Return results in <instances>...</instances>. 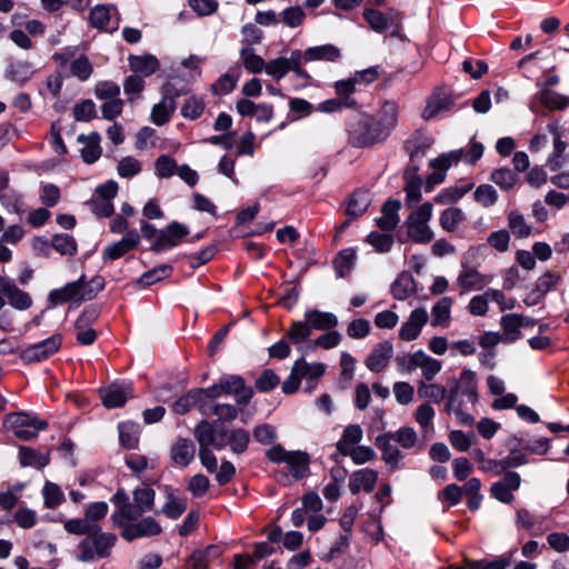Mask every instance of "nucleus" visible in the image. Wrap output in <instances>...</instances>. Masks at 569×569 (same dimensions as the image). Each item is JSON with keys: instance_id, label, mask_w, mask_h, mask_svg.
<instances>
[{"instance_id": "f257e3e1", "label": "nucleus", "mask_w": 569, "mask_h": 569, "mask_svg": "<svg viewBox=\"0 0 569 569\" xmlns=\"http://www.w3.org/2000/svg\"><path fill=\"white\" fill-rule=\"evenodd\" d=\"M154 497L156 492L152 488H137L132 492L133 501L131 502L127 492L122 488L118 489L111 498L116 508L111 516L113 526H121L123 521L138 520L143 513L151 511Z\"/></svg>"}, {"instance_id": "f03ea898", "label": "nucleus", "mask_w": 569, "mask_h": 569, "mask_svg": "<svg viewBox=\"0 0 569 569\" xmlns=\"http://www.w3.org/2000/svg\"><path fill=\"white\" fill-rule=\"evenodd\" d=\"M117 539L114 533L104 532L101 527L97 525L94 529L79 542V555L77 559L82 562H90L96 559L108 558L111 555Z\"/></svg>"}, {"instance_id": "7ed1b4c3", "label": "nucleus", "mask_w": 569, "mask_h": 569, "mask_svg": "<svg viewBox=\"0 0 569 569\" xmlns=\"http://www.w3.org/2000/svg\"><path fill=\"white\" fill-rule=\"evenodd\" d=\"M52 60L60 67H68V76L81 82L89 80L94 71L93 63L83 53L78 54L77 47L63 48L52 56Z\"/></svg>"}, {"instance_id": "20e7f679", "label": "nucleus", "mask_w": 569, "mask_h": 569, "mask_svg": "<svg viewBox=\"0 0 569 569\" xmlns=\"http://www.w3.org/2000/svg\"><path fill=\"white\" fill-rule=\"evenodd\" d=\"M4 426L19 439L30 441L38 436L39 430L47 429L48 422L21 411L8 413L4 418Z\"/></svg>"}, {"instance_id": "39448f33", "label": "nucleus", "mask_w": 569, "mask_h": 569, "mask_svg": "<svg viewBox=\"0 0 569 569\" xmlns=\"http://www.w3.org/2000/svg\"><path fill=\"white\" fill-rule=\"evenodd\" d=\"M448 409L453 407L455 402L465 401L475 405L478 400L477 375L470 369H463L458 379H452L448 383Z\"/></svg>"}, {"instance_id": "423d86ee", "label": "nucleus", "mask_w": 569, "mask_h": 569, "mask_svg": "<svg viewBox=\"0 0 569 569\" xmlns=\"http://www.w3.org/2000/svg\"><path fill=\"white\" fill-rule=\"evenodd\" d=\"M271 462H284L290 467L292 477L301 479L309 472V456L303 451H287L281 445H273L266 451Z\"/></svg>"}, {"instance_id": "0eeeda50", "label": "nucleus", "mask_w": 569, "mask_h": 569, "mask_svg": "<svg viewBox=\"0 0 569 569\" xmlns=\"http://www.w3.org/2000/svg\"><path fill=\"white\" fill-rule=\"evenodd\" d=\"M389 132L373 118L359 120L350 131V140L355 147L365 148L381 142Z\"/></svg>"}, {"instance_id": "6e6552de", "label": "nucleus", "mask_w": 569, "mask_h": 569, "mask_svg": "<svg viewBox=\"0 0 569 569\" xmlns=\"http://www.w3.org/2000/svg\"><path fill=\"white\" fill-rule=\"evenodd\" d=\"M432 217V204L430 202L422 203L418 209L412 211L408 217L406 224L408 228V237L416 243H428L433 239V231L428 226Z\"/></svg>"}, {"instance_id": "1a4fd4ad", "label": "nucleus", "mask_w": 569, "mask_h": 569, "mask_svg": "<svg viewBox=\"0 0 569 569\" xmlns=\"http://www.w3.org/2000/svg\"><path fill=\"white\" fill-rule=\"evenodd\" d=\"M117 527L122 529L121 537L127 541L158 536L162 530L160 523L152 517H144L136 522L123 521V525Z\"/></svg>"}, {"instance_id": "9d476101", "label": "nucleus", "mask_w": 569, "mask_h": 569, "mask_svg": "<svg viewBox=\"0 0 569 569\" xmlns=\"http://www.w3.org/2000/svg\"><path fill=\"white\" fill-rule=\"evenodd\" d=\"M62 337L60 335H53L50 338L24 349L21 352L20 358L27 363L42 361L56 353L60 349Z\"/></svg>"}, {"instance_id": "9b49d317", "label": "nucleus", "mask_w": 569, "mask_h": 569, "mask_svg": "<svg viewBox=\"0 0 569 569\" xmlns=\"http://www.w3.org/2000/svg\"><path fill=\"white\" fill-rule=\"evenodd\" d=\"M218 382L223 395L234 396L239 406L248 405L253 397V389L246 385L241 376H227L221 378Z\"/></svg>"}, {"instance_id": "f8f14e48", "label": "nucleus", "mask_w": 569, "mask_h": 569, "mask_svg": "<svg viewBox=\"0 0 569 569\" xmlns=\"http://www.w3.org/2000/svg\"><path fill=\"white\" fill-rule=\"evenodd\" d=\"M363 17L370 27L377 32L391 30L392 36H397L401 29L400 17L397 12L390 11L385 14L375 9H366Z\"/></svg>"}, {"instance_id": "ddd939ff", "label": "nucleus", "mask_w": 569, "mask_h": 569, "mask_svg": "<svg viewBox=\"0 0 569 569\" xmlns=\"http://www.w3.org/2000/svg\"><path fill=\"white\" fill-rule=\"evenodd\" d=\"M561 279L562 276L560 272L552 270L546 271L537 279L533 289L527 295L523 302L529 307L537 306L550 290L556 288Z\"/></svg>"}, {"instance_id": "4468645a", "label": "nucleus", "mask_w": 569, "mask_h": 569, "mask_svg": "<svg viewBox=\"0 0 569 569\" xmlns=\"http://www.w3.org/2000/svg\"><path fill=\"white\" fill-rule=\"evenodd\" d=\"M226 428L214 429L208 421L203 420L194 428V438L199 443V448H213L220 450L224 448Z\"/></svg>"}, {"instance_id": "2eb2a0df", "label": "nucleus", "mask_w": 569, "mask_h": 569, "mask_svg": "<svg viewBox=\"0 0 569 569\" xmlns=\"http://www.w3.org/2000/svg\"><path fill=\"white\" fill-rule=\"evenodd\" d=\"M189 234V229L173 221L164 230H160L156 240L151 244L153 251H162L176 247L182 238Z\"/></svg>"}, {"instance_id": "dca6fc26", "label": "nucleus", "mask_w": 569, "mask_h": 569, "mask_svg": "<svg viewBox=\"0 0 569 569\" xmlns=\"http://www.w3.org/2000/svg\"><path fill=\"white\" fill-rule=\"evenodd\" d=\"M429 316L425 308H417L411 311L407 321H405L399 329V337L405 341H412L417 339L428 322Z\"/></svg>"}, {"instance_id": "f3484780", "label": "nucleus", "mask_w": 569, "mask_h": 569, "mask_svg": "<svg viewBox=\"0 0 569 569\" xmlns=\"http://www.w3.org/2000/svg\"><path fill=\"white\" fill-rule=\"evenodd\" d=\"M100 397L104 407L112 409L122 407L128 399L133 398L131 385H110L100 389Z\"/></svg>"}, {"instance_id": "a211bd4d", "label": "nucleus", "mask_w": 569, "mask_h": 569, "mask_svg": "<svg viewBox=\"0 0 569 569\" xmlns=\"http://www.w3.org/2000/svg\"><path fill=\"white\" fill-rule=\"evenodd\" d=\"M455 104V98L451 93L443 90L433 92L427 100V104L422 111V118L430 120L439 113L451 110Z\"/></svg>"}, {"instance_id": "6ab92c4d", "label": "nucleus", "mask_w": 569, "mask_h": 569, "mask_svg": "<svg viewBox=\"0 0 569 569\" xmlns=\"http://www.w3.org/2000/svg\"><path fill=\"white\" fill-rule=\"evenodd\" d=\"M392 355V343L388 340L381 341L372 348L365 365L371 372H381L388 366Z\"/></svg>"}, {"instance_id": "aec40b11", "label": "nucleus", "mask_w": 569, "mask_h": 569, "mask_svg": "<svg viewBox=\"0 0 569 569\" xmlns=\"http://www.w3.org/2000/svg\"><path fill=\"white\" fill-rule=\"evenodd\" d=\"M139 242L140 236L138 231L134 229L129 230L120 241L106 247L102 257L104 260H117L134 249Z\"/></svg>"}, {"instance_id": "412c9836", "label": "nucleus", "mask_w": 569, "mask_h": 569, "mask_svg": "<svg viewBox=\"0 0 569 569\" xmlns=\"http://www.w3.org/2000/svg\"><path fill=\"white\" fill-rule=\"evenodd\" d=\"M0 292L6 296L9 303L18 310H26L32 306V299L29 293L20 290L7 278H0Z\"/></svg>"}, {"instance_id": "4be33fe9", "label": "nucleus", "mask_w": 569, "mask_h": 569, "mask_svg": "<svg viewBox=\"0 0 569 569\" xmlns=\"http://www.w3.org/2000/svg\"><path fill=\"white\" fill-rule=\"evenodd\" d=\"M491 282V278L486 274H481L475 268H463L457 278V284L461 288L462 292L470 290H481L488 283Z\"/></svg>"}, {"instance_id": "5701e85b", "label": "nucleus", "mask_w": 569, "mask_h": 569, "mask_svg": "<svg viewBox=\"0 0 569 569\" xmlns=\"http://www.w3.org/2000/svg\"><path fill=\"white\" fill-rule=\"evenodd\" d=\"M378 480V472L373 469L365 468L355 471L349 479V489L352 495H357L361 489L371 492Z\"/></svg>"}, {"instance_id": "b1692460", "label": "nucleus", "mask_w": 569, "mask_h": 569, "mask_svg": "<svg viewBox=\"0 0 569 569\" xmlns=\"http://www.w3.org/2000/svg\"><path fill=\"white\" fill-rule=\"evenodd\" d=\"M194 443L187 438H178L170 448L171 460L180 467H187L194 459Z\"/></svg>"}, {"instance_id": "393cba45", "label": "nucleus", "mask_w": 569, "mask_h": 569, "mask_svg": "<svg viewBox=\"0 0 569 569\" xmlns=\"http://www.w3.org/2000/svg\"><path fill=\"white\" fill-rule=\"evenodd\" d=\"M392 440L391 432H386L376 438L375 445L382 451V460L393 470L402 459V453L396 445L391 443Z\"/></svg>"}, {"instance_id": "a878e982", "label": "nucleus", "mask_w": 569, "mask_h": 569, "mask_svg": "<svg viewBox=\"0 0 569 569\" xmlns=\"http://www.w3.org/2000/svg\"><path fill=\"white\" fill-rule=\"evenodd\" d=\"M525 317L517 313H509L501 317L500 325L502 328V342H515L520 339V328L523 327Z\"/></svg>"}, {"instance_id": "bb28decb", "label": "nucleus", "mask_w": 569, "mask_h": 569, "mask_svg": "<svg viewBox=\"0 0 569 569\" xmlns=\"http://www.w3.org/2000/svg\"><path fill=\"white\" fill-rule=\"evenodd\" d=\"M341 57L340 49L333 44L310 47L303 52V60L335 62Z\"/></svg>"}, {"instance_id": "cd10ccee", "label": "nucleus", "mask_w": 569, "mask_h": 569, "mask_svg": "<svg viewBox=\"0 0 569 569\" xmlns=\"http://www.w3.org/2000/svg\"><path fill=\"white\" fill-rule=\"evenodd\" d=\"M400 207L401 203L398 200H388L385 202L381 209L382 214L377 219V224L381 230L391 231L397 227L399 222L398 211Z\"/></svg>"}, {"instance_id": "c85d7f7f", "label": "nucleus", "mask_w": 569, "mask_h": 569, "mask_svg": "<svg viewBox=\"0 0 569 569\" xmlns=\"http://www.w3.org/2000/svg\"><path fill=\"white\" fill-rule=\"evenodd\" d=\"M305 318L315 330H331L338 326V318L331 312L308 310Z\"/></svg>"}, {"instance_id": "c756f323", "label": "nucleus", "mask_w": 569, "mask_h": 569, "mask_svg": "<svg viewBox=\"0 0 569 569\" xmlns=\"http://www.w3.org/2000/svg\"><path fill=\"white\" fill-rule=\"evenodd\" d=\"M177 103L173 96H163L161 101L153 106L151 111V120L157 126L167 123L176 110Z\"/></svg>"}, {"instance_id": "7c9ffc66", "label": "nucleus", "mask_w": 569, "mask_h": 569, "mask_svg": "<svg viewBox=\"0 0 569 569\" xmlns=\"http://www.w3.org/2000/svg\"><path fill=\"white\" fill-rule=\"evenodd\" d=\"M416 291V281L409 272H401L391 286L392 296L397 300H405L415 295Z\"/></svg>"}, {"instance_id": "2f4dec72", "label": "nucleus", "mask_w": 569, "mask_h": 569, "mask_svg": "<svg viewBox=\"0 0 569 569\" xmlns=\"http://www.w3.org/2000/svg\"><path fill=\"white\" fill-rule=\"evenodd\" d=\"M528 462L527 457L523 453L511 451L509 456L501 460H491V462H486V471L493 472L496 475H500L509 468L520 467Z\"/></svg>"}, {"instance_id": "473e14b6", "label": "nucleus", "mask_w": 569, "mask_h": 569, "mask_svg": "<svg viewBox=\"0 0 569 569\" xmlns=\"http://www.w3.org/2000/svg\"><path fill=\"white\" fill-rule=\"evenodd\" d=\"M129 66L131 71L134 73H140L144 77H148L158 70L159 61L154 56L151 54L130 56Z\"/></svg>"}, {"instance_id": "72a5a7b5", "label": "nucleus", "mask_w": 569, "mask_h": 569, "mask_svg": "<svg viewBox=\"0 0 569 569\" xmlns=\"http://www.w3.org/2000/svg\"><path fill=\"white\" fill-rule=\"evenodd\" d=\"M226 433L224 448L229 446L231 451L237 455L243 453L248 449L250 435L247 430L241 428L228 430L226 428Z\"/></svg>"}, {"instance_id": "f704fd0d", "label": "nucleus", "mask_w": 569, "mask_h": 569, "mask_svg": "<svg viewBox=\"0 0 569 569\" xmlns=\"http://www.w3.org/2000/svg\"><path fill=\"white\" fill-rule=\"evenodd\" d=\"M363 431L359 425H349L345 428L340 440L337 442V451L339 455L348 452L355 445L362 439Z\"/></svg>"}, {"instance_id": "c9c22d12", "label": "nucleus", "mask_w": 569, "mask_h": 569, "mask_svg": "<svg viewBox=\"0 0 569 569\" xmlns=\"http://www.w3.org/2000/svg\"><path fill=\"white\" fill-rule=\"evenodd\" d=\"M79 286L80 283L76 280L67 283L60 289L51 290L49 293V301L52 306L66 303L72 300L79 303Z\"/></svg>"}, {"instance_id": "e433bc0d", "label": "nucleus", "mask_w": 569, "mask_h": 569, "mask_svg": "<svg viewBox=\"0 0 569 569\" xmlns=\"http://www.w3.org/2000/svg\"><path fill=\"white\" fill-rule=\"evenodd\" d=\"M77 281L80 283L79 303L93 299L104 287V280L100 276L93 277L89 281H86V277L81 276Z\"/></svg>"}, {"instance_id": "4c0bfd02", "label": "nucleus", "mask_w": 569, "mask_h": 569, "mask_svg": "<svg viewBox=\"0 0 569 569\" xmlns=\"http://www.w3.org/2000/svg\"><path fill=\"white\" fill-rule=\"evenodd\" d=\"M418 395L422 399H428L439 403L445 399L448 401L449 389L439 383H426L425 381H419Z\"/></svg>"}, {"instance_id": "58836bf2", "label": "nucleus", "mask_w": 569, "mask_h": 569, "mask_svg": "<svg viewBox=\"0 0 569 569\" xmlns=\"http://www.w3.org/2000/svg\"><path fill=\"white\" fill-rule=\"evenodd\" d=\"M535 100L550 110H563L569 106V98L545 89L535 96Z\"/></svg>"}, {"instance_id": "ea45409f", "label": "nucleus", "mask_w": 569, "mask_h": 569, "mask_svg": "<svg viewBox=\"0 0 569 569\" xmlns=\"http://www.w3.org/2000/svg\"><path fill=\"white\" fill-rule=\"evenodd\" d=\"M512 555L513 552H509L508 555L497 557L492 561L471 560L466 558V569H506L510 566L512 561Z\"/></svg>"}, {"instance_id": "a19ab883", "label": "nucleus", "mask_w": 569, "mask_h": 569, "mask_svg": "<svg viewBox=\"0 0 569 569\" xmlns=\"http://www.w3.org/2000/svg\"><path fill=\"white\" fill-rule=\"evenodd\" d=\"M452 299L450 297L441 298L431 309L432 326L448 327L450 320V310Z\"/></svg>"}, {"instance_id": "79ce46f5", "label": "nucleus", "mask_w": 569, "mask_h": 569, "mask_svg": "<svg viewBox=\"0 0 569 569\" xmlns=\"http://www.w3.org/2000/svg\"><path fill=\"white\" fill-rule=\"evenodd\" d=\"M398 113V104L395 101H386L379 111V119L376 120L390 133L397 126Z\"/></svg>"}, {"instance_id": "37998d69", "label": "nucleus", "mask_w": 569, "mask_h": 569, "mask_svg": "<svg viewBox=\"0 0 569 569\" xmlns=\"http://www.w3.org/2000/svg\"><path fill=\"white\" fill-rule=\"evenodd\" d=\"M19 461L22 467H34L40 469L49 463V456L41 455L29 447H20Z\"/></svg>"}, {"instance_id": "c03bdc74", "label": "nucleus", "mask_w": 569, "mask_h": 569, "mask_svg": "<svg viewBox=\"0 0 569 569\" xmlns=\"http://www.w3.org/2000/svg\"><path fill=\"white\" fill-rule=\"evenodd\" d=\"M465 219L466 216L460 208L450 207L441 212L439 223L443 230L452 232Z\"/></svg>"}, {"instance_id": "a18cd8bd", "label": "nucleus", "mask_w": 569, "mask_h": 569, "mask_svg": "<svg viewBox=\"0 0 569 569\" xmlns=\"http://www.w3.org/2000/svg\"><path fill=\"white\" fill-rule=\"evenodd\" d=\"M418 368L421 369L423 378L431 381L441 371L442 362L420 350Z\"/></svg>"}, {"instance_id": "49530a36", "label": "nucleus", "mask_w": 569, "mask_h": 569, "mask_svg": "<svg viewBox=\"0 0 569 569\" xmlns=\"http://www.w3.org/2000/svg\"><path fill=\"white\" fill-rule=\"evenodd\" d=\"M111 10L117 11V8L111 4H98L92 8L89 14L91 26L98 29H106L110 22Z\"/></svg>"}, {"instance_id": "de8ad7c7", "label": "nucleus", "mask_w": 569, "mask_h": 569, "mask_svg": "<svg viewBox=\"0 0 569 569\" xmlns=\"http://www.w3.org/2000/svg\"><path fill=\"white\" fill-rule=\"evenodd\" d=\"M201 403V391L197 389H191L186 395L180 397L172 405V410L177 415H184L189 412L194 406Z\"/></svg>"}, {"instance_id": "09e8293b", "label": "nucleus", "mask_w": 569, "mask_h": 569, "mask_svg": "<svg viewBox=\"0 0 569 569\" xmlns=\"http://www.w3.org/2000/svg\"><path fill=\"white\" fill-rule=\"evenodd\" d=\"M167 491V502L162 507V512L170 519H178L187 509V501L173 495L170 489Z\"/></svg>"}, {"instance_id": "8fccbe9b", "label": "nucleus", "mask_w": 569, "mask_h": 569, "mask_svg": "<svg viewBox=\"0 0 569 569\" xmlns=\"http://www.w3.org/2000/svg\"><path fill=\"white\" fill-rule=\"evenodd\" d=\"M370 204L368 192H355L348 200L347 214L351 217H359L363 214Z\"/></svg>"}, {"instance_id": "3c124183", "label": "nucleus", "mask_w": 569, "mask_h": 569, "mask_svg": "<svg viewBox=\"0 0 569 569\" xmlns=\"http://www.w3.org/2000/svg\"><path fill=\"white\" fill-rule=\"evenodd\" d=\"M240 57L244 68L251 73H260L266 69L264 60L254 53V50L250 47H243L240 50Z\"/></svg>"}, {"instance_id": "603ef678", "label": "nucleus", "mask_w": 569, "mask_h": 569, "mask_svg": "<svg viewBox=\"0 0 569 569\" xmlns=\"http://www.w3.org/2000/svg\"><path fill=\"white\" fill-rule=\"evenodd\" d=\"M172 267L170 264H159L151 270L144 272L138 280V284L141 287L151 286L162 279L170 277L172 273Z\"/></svg>"}, {"instance_id": "864d4df0", "label": "nucleus", "mask_w": 569, "mask_h": 569, "mask_svg": "<svg viewBox=\"0 0 569 569\" xmlns=\"http://www.w3.org/2000/svg\"><path fill=\"white\" fill-rule=\"evenodd\" d=\"M431 141L428 138L413 137L408 140L405 148L410 157L411 162L420 161L430 147Z\"/></svg>"}, {"instance_id": "5fc2aeb1", "label": "nucleus", "mask_w": 569, "mask_h": 569, "mask_svg": "<svg viewBox=\"0 0 569 569\" xmlns=\"http://www.w3.org/2000/svg\"><path fill=\"white\" fill-rule=\"evenodd\" d=\"M356 259V252L353 249H343L335 258L333 266L336 273L339 278H343L350 272L353 267Z\"/></svg>"}, {"instance_id": "6e6d98bb", "label": "nucleus", "mask_w": 569, "mask_h": 569, "mask_svg": "<svg viewBox=\"0 0 569 569\" xmlns=\"http://www.w3.org/2000/svg\"><path fill=\"white\" fill-rule=\"evenodd\" d=\"M508 227L517 238H527L531 233V227L517 210H511L508 213Z\"/></svg>"}, {"instance_id": "4d7b16f0", "label": "nucleus", "mask_w": 569, "mask_h": 569, "mask_svg": "<svg viewBox=\"0 0 569 569\" xmlns=\"http://www.w3.org/2000/svg\"><path fill=\"white\" fill-rule=\"evenodd\" d=\"M43 502L47 508L53 509L64 501V495L57 483L47 481L42 489Z\"/></svg>"}, {"instance_id": "13d9d810", "label": "nucleus", "mask_w": 569, "mask_h": 569, "mask_svg": "<svg viewBox=\"0 0 569 569\" xmlns=\"http://www.w3.org/2000/svg\"><path fill=\"white\" fill-rule=\"evenodd\" d=\"M312 329L309 322L305 319L303 321H295L290 326L286 338L292 343L300 345L311 336Z\"/></svg>"}, {"instance_id": "bf43d9fd", "label": "nucleus", "mask_w": 569, "mask_h": 569, "mask_svg": "<svg viewBox=\"0 0 569 569\" xmlns=\"http://www.w3.org/2000/svg\"><path fill=\"white\" fill-rule=\"evenodd\" d=\"M87 144L81 150V156L87 163H93L101 156V148L99 146L100 136L97 132H92L87 138Z\"/></svg>"}, {"instance_id": "052dcab7", "label": "nucleus", "mask_w": 569, "mask_h": 569, "mask_svg": "<svg viewBox=\"0 0 569 569\" xmlns=\"http://www.w3.org/2000/svg\"><path fill=\"white\" fill-rule=\"evenodd\" d=\"M463 158V149L455 150L449 153L441 154L440 157L430 161V167L435 170L446 173L452 163L459 162Z\"/></svg>"}, {"instance_id": "680f3d73", "label": "nucleus", "mask_w": 569, "mask_h": 569, "mask_svg": "<svg viewBox=\"0 0 569 569\" xmlns=\"http://www.w3.org/2000/svg\"><path fill=\"white\" fill-rule=\"evenodd\" d=\"M52 247L59 253L64 256H73L77 252V242L74 238L67 233L53 236Z\"/></svg>"}, {"instance_id": "e2e57ef3", "label": "nucleus", "mask_w": 569, "mask_h": 569, "mask_svg": "<svg viewBox=\"0 0 569 569\" xmlns=\"http://www.w3.org/2000/svg\"><path fill=\"white\" fill-rule=\"evenodd\" d=\"M295 370L299 371L301 378L309 377L317 379L325 373V366L320 362L308 363L305 361L303 357H301L295 362Z\"/></svg>"}, {"instance_id": "0e129e2a", "label": "nucleus", "mask_w": 569, "mask_h": 569, "mask_svg": "<svg viewBox=\"0 0 569 569\" xmlns=\"http://www.w3.org/2000/svg\"><path fill=\"white\" fill-rule=\"evenodd\" d=\"M356 80L353 78H350L348 80H341L336 82L335 88L337 94L340 97L343 101V106L346 107H355L356 100L350 98V94L355 92L356 90Z\"/></svg>"}, {"instance_id": "69168bd1", "label": "nucleus", "mask_w": 569, "mask_h": 569, "mask_svg": "<svg viewBox=\"0 0 569 569\" xmlns=\"http://www.w3.org/2000/svg\"><path fill=\"white\" fill-rule=\"evenodd\" d=\"M97 523H89L88 519L83 518H74L69 519L64 521L63 528L67 532L72 535L82 536L86 535V537L94 529Z\"/></svg>"}, {"instance_id": "338daca9", "label": "nucleus", "mask_w": 569, "mask_h": 569, "mask_svg": "<svg viewBox=\"0 0 569 569\" xmlns=\"http://www.w3.org/2000/svg\"><path fill=\"white\" fill-rule=\"evenodd\" d=\"M473 196L475 200L486 208L491 207L498 200V193L490 184H480Z\"/></svg>"}, {"instance_id": "774afa93", "label": "nucleus", "mask_w": 569, "mask_h": 569, "mask_svg": "<svg viewBox=\"0 0 569 569\" xmlns=\"http://www.w3.org/2000/svg\"><path fill=\"white\" fill-rule=\"evenodd\" d=\"M204 111V102L202 99L191 97L186 100L181 108V114L190 120L198 119Z\"/></svg>"}]
</instances>
